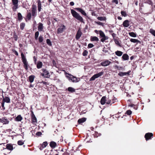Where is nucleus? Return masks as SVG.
I'll return each instance as SVG.
<instances>
[{"label": "nucleus", "mask_w": 155, "mask_h": 155, "mask_svg": "<svg viewBox=\"0 0 155 155\" xmlns=\"http://www.w3.org/2000/svg\"><path fill=\"white\" fill-rule=\"evenodd\" d=\"M44 148V147H43L41 145V146L40 147H39V149L41 150H42L43 148Z\"/></svg>", "instance_id": "nucleus-63"}, {"label": "nucleus", "mask_w": 155, "mask_h": 155, "mask_svg": "<svg viewBox=\"0 0 155 155\" xmlns=\"http://www.w3.org/2000/svg\"><path fill=\"white\" fill-rule=\"evenodd\" d=\"M95 22L96 24H97L98 25H101L102 26H103L104 25V24H103V23L101 22L100 21H97V22L95 21Z\"/></svg>", "instance_id": "nucleus-45"}, {"label": "nucleus", "mask_w": 155, "mask_h": 155, "mask_svg": "<svg viewBox=\"0 0 155 155\" xmlns=\"http://www.w3.org/2000/svg\"><path fill=\"white\" fill-rule=\"evenodd\" d=\"M114 41H115V43L117 45H119V46L120 45V43L119 41L118 40H114Z\"/></svg>", "instance_id": "nucleus-53"}, {"label": "nucleus", "mask_w": 155, "mask_h": 155, "mask_svg": "<svg viewBox=\"0 0 155 155\" xmlns=\"http://www.w3.org/2000/svg\"><path fill=\"white\" fill-rule=\"evenodd\" d=\"M82 33L81 30L80 29H79L76 35V39L78 40L81 36Z\"/></svg>", "instance_id": "nucleus-12"}, {"label": "nucleus", "mask_w": 155, "mask_h": 155, "mask_svg": "<svg viewBox=\"0 0 155 155\" xmlns=\"http://www.w3.org/2000/svg\"><path fill=\"white\" fill-rule=\"evenodd\" d=\"M47 144L48 143L47 142H45L43 143L41 145L43 147L45 148L47 146Z\"/></svg>", "instance_id": "nucleus-48"}, {"label": "nucleus", "mask_w": 155, "mask_h": 155, "mask_svg": "<svg viewBox=\"0 0 155 155\" xmlns=\"http://www.w3.org/2000/svg\"><path fill=\"white\" fill-rule=\"evenodd\" d=\"M121 15L124 17H126L127 15L126 13L124 11H121Z\"/></svg>", "instance_id": "nucleus-43"}, {"label": "nucleus", "mask_w": 155, "mask_h": 155, "mask_svg": "<svg viewBox=\"0 0 155 155\" xmlns=\"http://www.w3.org/2000/svg\"><path fill=\"white\" fill-rule=\"evenodd\" d=\"M22 119V117L21 115H18L15 118V120L17 121H21Z\"/></svg>", "instance_id": "nucleus-24"}, {"label": "nucleus", "mask_w": 155, "mask_h": 155, "mask_svg": "<svg viewBox=\"0 0 155 155\" xmlns=\"http://www.w3.org/2000/svg\"><path fill=\"white\" fill-rule=\"evenodd\" d=\"M111 35H112V37L113 38H114L116 35V34L114 33H112Z\"/></svg>", "instance_id": "nucleus-59"}, {"label": "nucleus", "mask_w": 155, "mask_h": 155, "mask_svg": "<svg viewBox=\"0 0 155 155\" xmlns=\"http://www.w3.org/2000/svg\"><path fill=\"white\" fill-rule=\"evenodd\" d=\"M2 101L5 103V102L7 103H9L10 102V98L7 96H5V97H4V96H2Z\"/></svg>", "instance_id": "nucleus-15"}, {"label": "nucleus", "mask_w": 155, "mask_h": 155, "mask_svg": "<svg viewBox=\"0 0 155 155\" xmlns=\"http://www.w3.org/2000/svg\"><path fill=\"white\" fill-rule=\"evenodd\" d=\"M146 2L150 5H153V2L150 0H147L146 1Z\"/></svg>", "instance_id": "nucleus-46"}, {"label": "nucleus", "mask_w": 155, "mask_h": 155, "mask_svg": "<svg viewBox=\"0 0 155 155\" xmlns=\"http://www.w3.org/2000/svg\"><path fill=\"white\" fill-rule=\"evenodd\" d=\"M91 41H99V39L96 36H91Z\"/></svg>", "instance_id": "nucleus-22"}, {"label": "nucleus", "mask_w": 155, "mask_h": 155, "mask_svg": "<svg viewBox=\"0 0 155 155\" xmlns=\"http://www.w3.org/2000/svg\"><path fill=\"white\" fill-rule=\"evenodd\" d=\"M71 13L74 17L81 22H84L83 18L79 14L73 9L71 10Z\"/></svg>", "instance_id": "nucleus-1"}, {"label": "nucleus", "mask_w": 155, "mask_h": 155, "mask_svg": "<svg viewBox=\"0 0 155 155\" xmlns=\"http://www.w3.org/2000/svg\"><path fill=\"white\" fill-rule=\"evenodd\" d=\"M122 59L124 60H127L129 59V56L127 54H124L122 56Z\"/></svg>", "instance_id": "nucleus-23"}, {"label": "nucleus", "mask_w": 155, "mask_h": 155, "mask_svg": "<svg viewBox=\"0 0 155 155\" xmlns=\"http://www.w3.org/2000/svg\"><path fill=\"white\" fill-rule=\"evenodd\" d=\"M69 153L68 152H65L63 154V155H69Z\"/></svg>", "instance_id": "nucleus-60"}, {"label": "nucleus", "mask_w": 155, "mask_h": 155, "mask_svg": "<svg viewBox=\"0 0 155 155\" xmlns=\"http://www.w3.org/2000/svg\"><path fill=\"white\" fill-rule=\"evenodd\" d=\"M21 55L22 60V61L24 64V67L25 69L27 70L28 69V67L29 66L28 63L27 61V59L25 58L24 54L21 52Z\"/></svg>", "instance_id": "nucleus-2"}, {"label": "nucleus", "mask_w": 155, "mask_h": 155, "mask_svg": "<svg viewBox=\"0 0 155 155\" xmlns=\"http://www.w3.org/2000/svg\"><path fill=\"white\" fill-rule=\"evenodd\" d=\"M12 2L14 5L12 7L13 10L15 11L18 8V0H12Z\"/></svg>", "instance_id": "nucleus-6"}, {"label": "nucleus", "mask_w": 155, "mask_h": 155, "mask_svg": "<svg viewBox=\"0 0 155 155\" xmlns=\"http://www.w3.org/2000/svg\"><path fill=\"white\" fill-rule=\"evenodd\" d=\"M18 19L19 21H21L23 17L22 16L21 13H18Z\"/></svg>", "instance_id": "nucleus-31"}, {"label": "nucleus", "mask_w": 155, "mask_h": 155, "mask_svg": "<svg viewBox=\"0 0 155 155\" xmlns=\"http://www.w3.org/2000/svg\"><path fill=\"white\" fill-rule=\"evenodd\" d=\"M31 119H32V121L33 123H35L37 122V118L35 117V115L34 114L33 112L32 111L31 112Z\"/></svg>", "instance_id": "nucleus-18"}, {"label": "nucleus", "mask_w": 155, "mask_h": 155, "mask_svg": "<svg viewBox=\"0 0 155 155\" xmlns=\"http://www.w3.org/2000/svg\"><path fill=\"white\" fill-rule=\"evenodd\" d=\"M94 32L97 34H98V32H99V31H98L97 30H95L94 31Z\"/></svg>", "instance_id": "nucleus-64"}, {"label": "nucleus", "mask_w": 155, "mask_h": 155, "mask_svg": "<svg viewBox=\"0 0 155 155\" xmlns=\"http://www.w3.org/2000/svg\"><path fill=\"white\" fill-rule=\"evenodd\" d=\"M88 54V51L86 50H84L82 53L83 55V56H86Z\"/></svg>", "instance_id": "nucleus-44"}, {"label": "nucleus", "mask_w": 155, "mask_h": 155, "mask_svg": "<svg viewBox=\"0 0 155 155\" xmlns=\"http://www.w3.org/2000/svg\"><path fill=\"white\" fill-rule=\"evenodd\" d=\"M0 121L1 122L3 123L4 124H8L9 122V120H8L5 117L0 118Z\"/></svg>", "instance_id": "nucleus-9"}, {"label": "nucleus", "mask_w": 155, "mask_h": 155, "mask_svg": "<svg viewBox=\"0 0 155 155\" xmlns=\"http://www.w3.org/2000/svg\"><path fill=\"white\" fill-rule=\"evenodd\" d=\"M86 120V118L85 117H83L79 119L78 120V122L80 124L84 122Z\"/></svg>", "instance_id": "nucleus-21"}, {"label": "nucleus", "mask_w": 155, "mask_h": 155, "mask_svg": "<svg viewBox=\"0 0 155 155\" xmlns=\"http://www.w3.org/2000/svg\"><path fill=\"white\" fill-rule=\"evenodd\" d=\"M130 72V71H129L127 72H119L118 74L119 76L121 77L124 76H128L129 75V73Z\"/></svg>", "instance_id": "nucleus-13"}, {"label": "nucleus", "mask_w": 155, "mask_h": 155, "mask_svg": "<svg viewBox=\"0 0 155 155\" xmlns=\"http://www.w3.org/2000/svg\"><path fill=\"white\" fill-rule=\"evenodd\" d=\"M4 104L5 103L2 101V109L3 110H4L5 109V108L4 107Z\"/></svg>", "instance_id": "nucleus-52"}, {"label": "nucleus", "mask_w": 155, "mask_h": 155, "mask_svg": "<svg viewBox=\"0 0 155 155\" xmlns=\"http://www.w3.org/2000/svg\"><path fill=\"white\" fill-rule=\"evenodd\" d=\"M67 77L70 81H71L73 82H77L80 80L79 78L78 79L76 77L71 75L69 74V76H67Z\"/></svg>", "instance_id": "nucleus-3"}, {"label": "nucleus", "mask_w": 155, "mask_h": 155, "mask_svg": "<svg viewBox=\"0 0 155 155\" xmlns=\"http://www.w3.org/2000/svg\"><path fill=\"white\" fill-rule=\"evenodd\" d=\"M56 144V143L52 141L51 142L50 144V145L51 147L54 148L55 147Z\"/></svg>", "instance_id": "nucleus-29"}, {"label": "nucleus", "mask_w": 155, "mask_h": 155, "mask_svg": "<svg viewBox=\"0 0 155 155\" xmlns=\"http://www.w3.org/2000/svg\"><path fill=\"white\" fill-rule=\"evenodd\" d=\"M123 25L125 27H128L130 25L129 21L127 20L124 21L123 23Z\"/></svg>", "instance_id": "nucleus-16"}, {"label": "nucleus", "mask_w": 155, "mask_h": 155, "mask_svg": "<svg viewBox=\"0 0 155 155\" xmlns=\"http://www.w3.org/2000/svg\"><path fill=\"white\" fill-rule=\"evenodd\" d=\"M41 71L43 72V73L41 74V75L47 78H48L50 77L49 73L46 69L42 68Z\"/></svg>", "instance_id": "nucleus-5"}, {"label": "nucleus", "mask_w": 155, "mask_h": 155, "mask_svg": "<svg viewBox=\"0 0 155 155\" xmlns=\"http://www.w3.org/2000/svg\"><path fill=\"white\" fill-rule=\"evenodd\" d=\"M115 54L118 56H121L123 54V53L120 51H117L115 52Z\"/></svg>", "instance_id": "nucleus-30"}, {"label": "nucleus", "mask_w": 155, "mask_h": 155, "mask_svg": "<svg viewBox=\"0 0 155 155\" xmlns=\"http://www.w3.org/2000/svg\"><path fill=\"white\" fill-rule=\"evenodd\" d=\"M115 67L118 70H120L123 68L122 67H119L117 65L115 66Z\"/></svg>", "instance_id": "nucleus-55"}, {"label": "nucleus", "mask_w": 155, "mask_h": 155, "mask_svg": "<svg viewBox=\"0 0 155 155\" xmlns=\"http://www.w3.org/2000/svg\"><path fill=\"white\" fill-rule=\"evenodd\" d=\"M126 114L128 115H130L132 114V111L130 110H128L126 112Z\"/></svg>", "instance_id": "nucleus-50"}, {"label": "nucleus", "mask_w": 155, "mask_h": 155, "mask_svg": "<svg viewBox=\"0 0 155 155\" xmlns=\"http://www.w3.org/2000/svg\"><path fill=\"white\" fill-rule=\"evenodd\" d=\"M150 32L152 34L153 36H155V30L151 28L150 30Z\"/></svg>", "instance_id": "nucleus-40"}, {"label": "nucleus", "mask_w": 155, "mask_h": 155, "mask_svg": "<svg viewBox=\"0 0 155 155\" xmlns=\"http://www.w3.org/2000/svg\"><path fill=\"white\" fill-rule=\"evenodd\" d=\"M39 41L40 42H42L43 41V38L41 36H40L38 38Z\"/></svg>", "instance_id": "nucleus-47"}, {"label": "nucleus", "mask_w": 155, "mask_h": 155, "mask_svg": "<svg viewBox=\"0 0 155 155\" xmlns=\"http://www.w3.org/2000/svg\"><path fill=\"white\" fill-rule=\"evenodd\" d=\"M111 62L108 60H106L103 61L101 63V65L103 66H106L108 65Z\"/></svg>", "instance_id": "nucleus-11"}, {"label": "nucleus", "mask_w": 155, "mask_h": 155, "mask_svg": "<svg viewBox=\"0 0 155 155\" xmlns=\"http://www.w3.org/2000/svg\"><path fill=\"white\" fill-rule=\"evenodd\" d=\"M65 29V26L64 25H62L60 26L58 29L57 33L58 34L62 32Z\"/></svg>", "instance_id": "nucleus-8"}, {"label": "nucleus", "mask_w": 155, "mask_h": 155, "mask_svg": "<svg viewBox=\"0 0 155 155\" xmlns=\"http://www.w3.org/2000/svg\"><path fill=\"white\" fill-rule=\"evenodd\" d=\"M111 100H108V101H107L106 103L107 104H109L110 103Z\"/></svg>", "instance_id": "nucleus-61"}, {"label": "nucleus", "mask_w": 155, "mask_h": 155, "mask_svg": "<svg viewBox=\"0 0 155 155\" xmlns=\"http://www.w3.org/2000/svg\"><path fill=\"white\" fill-rule=\"evenodd\" d=\"M33 59L35 62H36L37 61V58L35 56L33 57Z\"/></svg>", "instance_id": "nucleus-58"}, {"label": "nucleus", "mask_w": 155, "mask_h": 155, "mask_svg": "<svg viewBox=\"0 0 155 155\" xmlns=\"http://www.w3.org/2000/svg\"><path fill=\"white\" fill-rule=\"evenodd\" d=\"M42 134V133L40 131H39L37 132L36 134V135L37 136H41Z\"/></svg>", "instance_id": "nucleus-51"}, {"label": "nucleus", "mask_w": 155, "mask_h": 155, "mask_svg": "<svg viewBox=\"0 0 155 155\" xmlns=\"http://www.w3.org/2000/svg\"><path fill=\"white\" fill-rule=\"evenodd\" d=\"M31 13L32 16L34 17H35L37 15V7L34 4L32 5Z\"/></svg>", "instance_id": "nucleus-4"}, {"label": "nucleus", "mask_w": 155, "mask_h": 155, "mask_svg": "<svg viewBox=\"0 0 155 155\" xmlns=\"http://www.w3.org/2000/svg\"><path fill=\"white\" fill-rule=\"evenodd\" d=\"M38 30L39 31H43L44 27L43 24L40 22L38 24Z\"/></svg>", "instance_id": "nucleus-14"}, {"label": "nucleus", "mask_w": 155, "mask_h": 155, "mask_svg": "<svg viewBox=\"0 0 155 155\" xmlns=\"http://www.w3.org/2000/svg\"><path fill=\"white\" fill-rule=\"evenodd\" d=\"M97 19L99 20L102 21L105 20V18L104 17H99L97 18Z\"/></svg>", "instance_id": "nucleus-38"}, {"label": "nucleus", "mask_w": 155, "mask_h": 155, "mask_svg": "<svg viewBox=\"0 0 155 155\" xmlns=\"http://www.w3.org/2000/svg\"><path fill=\"white\" fill-rule=\"evenodd\" d=\"M25 25V24L24 23L22 22L21 23L20 25V27L21 30H23L24 29Z\"/></svg>", "instance_id": "nucleus-37"}, {"label": "nucleus", "mask_w": 155, "mask_h": 155, "mask_svg": "<svg viewBox=\"0 0 155 155\" xmlns=\"http://www.w3.org/2000/svg\"><path fill=\"white\" fill-rule=\"evenodd\" d=\"M31 12H29L28 13L26 16V18L28 20H30L31 18Z\"/></svg>", "instance_id": "nucleus-36"}, {"label": "nucleus", "mask_w": 155, "mask_h": 155, "mask_svg": "<svg viewBox=\"0 0 155 155\" xmlns=\"http://www.w3.org/2000/svg\"><path fill=\"white\" fill-rule=\"evenodd\" d=\"M35 77V76L33 75H31L29 77V80L30 83H31L33 82L34 80Z\"/></svg>", "instance_id": "nucleus-25"}, {"label": "nucleus", "mask_w": 155, "mask_h": 155, "mask_svg": "<svg viewBox=\"0 0 155 155\" xmlns=\"http://www.w3.org/2000/svg\"><path fill=\"white\" fill-rule=\"evenodd\" d=\"M75 9L79 12H80L84 16H86L87 15V14L81 8H75Z\"/></svg>", "instance_id": "nucleus-17"}, {"label": "nucleus", "mask_w": 155, "mask_h": 155, "mask_svg": "<svg viewBox=\"0 0 155 155\" xmlns=\"http://www.w3.org/2000/svg\"><path fill=\"white\" fill-rule=\"evenodd\" d=\"M106 98L105 96H103L101 98L100 103L102 105H104L105 104L106 101Z\"/></svg>", "instance_id": "nucleus-20"}, {"label": "nucleus", "mask_w": 155, "mask_h": 155, "mask_svg": "<svg viewBox=\"0 0 155 155\" xmlns=\"http://www.w3.org/2000/svg\"><path fill=\"white\" fill-rule=\"evenodd\" d=\"M99 34L100 36L102 38L105 35L104 32L101 30L99 31Z\"/></svg>", "instance_id": "nucleus-34"}, {"label": "nucleus", "mask_w": 155, "mask_h": 155, "mask_svg": "<svg viewBox=\"0 0 155 155\" xmlns=\"http://www.w3.org/2000/svg\"><path fill=\"white\" fill-rule=\"evenodd\" d=\"M39 35V32L38 31H37L35 32V39L37 40L38 38Z\"/></svg>", "instance_id": "nucleus-41"}, {"label": "nucleus", "mask_w": 155, "mask_h": 155, "mask_svg": "<svg viewBox=\"0 0 155 155\" xmlns=\"http://www.w3.org/2000/svg\"><path fill=\"white\" fill-rule=\"evenodd\" d=\"M14 53H15V54L17 56H18V52L16 51H15V52H14Z\"/></svg>", "instance_id": "nucleus-62"}, {"label": "nucleus", "mask_w": 155, "mask_h": 155, "mask_svg": "<svg viewBox=\"0 0 155 155\" xmlns=\"http://www.w3.org/2000/svg\"><path fill=\"white\" fill-rule=\"evenodd\" d=\"M46 43L49 46H51L52 45V44L50 40L49 39H47L46 40Z\"/></svg>", "instance_id": "nucleus-39"}, {"label": "nucleus", "mask_w": 155, "mask_h": 155, "mask_svg": "<svg viewBox=\"0 0 155 155\" xmlns=\"http://www.w3.org/2000/svg\"><path fill=\"white\" fill-rule=\"evenodd\" d=\"M14 40L16 41L17 40V36L15 35L14 34Z\"/></svg>", "instance_id": "nucleus-54"}, {"label": "nucleus", "mask_w": 155, "mask_h": 155, "mask_svg": "<svg viewBox=\"0 0 155 155\" xmlns=\"http://www.w3.org/2000/svg\"><path fill=\"white\" fill-rule=\"evenodd\" d=\"M42 63L41 61H39L37 64V67L38 69L41 68L42 66Z\"/></svg>", "instance_id": "nucleus-27"}, {"label": "nucleus", "mask_w": 155, "mask_h": 155, "mask_svg": "<svg viewBox=\"0 0 155 155\" xmlns=\"http://www.w3.org/2000/svg\"><path fill=\"white\" fill-rule=\"evenodd\" d=\"M108 39V37L107 36H104L101 39V41L102 42H104L106 40H107Z\"/></svg>", "instance_id": "nucleus-32"}, {"label": "nucleus", "mask_w": 155, "mask_h": 155, "mask_svg": "<svg viewBox=\"0 0 155 155\" xmlns=\"http://www.w3.org/2000/svg\"><path fill=\"white\" fill-rule=\"evenodd\" d=\"M68 90L71 92H74L75 91V89L73 87H69L68 88Z\"/></svg>", "instance_id": "nucleus-35"}, {"label": "nucleus", "mask_w": 155, "mask_h": 155, "mask_svg": "<svg viewBox=\"0 0 155 155\" xmlns=\"http://www.w3.org/2000/svg\"><path fill=\"white\" fill-rule=\"evenodd\" d=\"M94 46V45L91 43H90L88 45V48H91L93 47Z\"/></svg>", "instance_id": "nucleus-49"}, {"label": "nucleus", "mask_w": 155, "mask_h": 155, "mask_svg": "<svg viewBox=\"0 0 155 155\" xmlns=\"http://www.w3.org/2000/svg\"><path fill=\"white\" fill-rule=\"evenodd\" d=\"M70 5L71 6H73L74 5V3L73 2H71L70 3Z\"/></svg>", "instance_id": "nucleus-57"}, {"label": "nucleus", "mask_w": 155, "mask_h": 155, "mask_svg": "<svg viewBox=\"0 0 155 155\" xmlns=\"http://www.w3.org/2000/svg\"><path fill=\"white\" fill-rule=\"evenodd\" d=\"M130 41L131 42L134 43H140V41H139V40H138L137 39H135L131 38L130 39Z\"/></svg>", "instance_id": "nucleus-28"}, {"label": "nucleus", "mask_w": 155, "mask_h": 155, "mask_svg": "<svg viewBox=\"0 0 155 155\" xmlns=\"http://www.w3.org/2000/svg\"><path fill=\"white\" fill-rule=\"evenodd\" d=\"M18 144L19 145H22L23 144L24 142L21 140H18Z\"/></svg>", "instance_id": "nucleus-42"}, {"label": "nucleus", "mask_w": 155, "mask_h": 155, "mask_svg": "<svg viewBox=\"0 0 155 155\" xmlns=\"http://www.w3.org/2000/svg\"><path fill=\"white\" fill-rule=\"evenodd\" d=\"M38 12H40L41 9V4L40 0L38 1Z\"/></svg>", "instance_id": "nucleus-19"}, {"label": "nucleus", "mask_w": 155, "mask_h": 155, "mask_svg": "<svg viewBox=\"0 0 155 155\" xmlns=\"http://www.w3.org/2000/svg\"><path fill=\"white\" fill-rule=\"evenodd\" d=\"M129 35L130 36L133 37H136L137 36L136 34L133 32H129Z\"/></svg>", "instance_id": "nucleus-33"}, {"label": "nucleus", "mask_w": 155, "mask_h": 155, "mask_svg": "<svg viewBox=\"0 0 155 155\" xmlns=\"http://www.w3.org/2000/svg\"><path fill=\"white\" fill-rule=\"evenodd\" d=\"M153 136V134L152 133H146L145 135V137L146 140H147L151 139V137Z\"/></svg>", "instance_id": "nucleus-10"}, {"label": "nucleus", "mask_w": 155, "mask_h": 155, "mask_svg": "<svg viewBox=\"0 0 155 155\" xmlns=\"http://www.w3.org/2000/svg\"><path fill=\"white\" fill-rule=\"evenodd\" d=\"M103 74V72H101L98 74H95L90 78V81H94L96 78H97L102 75Z\"/></svg>", "instance_id": "nucleus-7"}, {"label": "nucleus", "mask_w": 155, "mask_h": 155, "mask_svg": "<svg viewBox=\"0 0 155 155\" xmlns=\"http://www.w3.org/2000/svg\"><path fill=\"white\" fill-rule=\"evenodd\" d=\"M6 148L8 150H13V146L9 144H7L6 145Z\"/></svg>", "instance_id": "nucleus-26"}, {"label": "nucleus", "mask_w": 155, "mask_h": 155, "mask_svg": "<svg viewBox=\"0 0 155 155\" xmlns=\"http://www.w3.org/2000/svg\"><path fill=\"white\" fill-rule=\"evenodd\" d=\"M112 2L115 3L116 4H117L118 3V0H113Z\"/></svg>", "instance_id": "nucleus-56"}]
</instances>
